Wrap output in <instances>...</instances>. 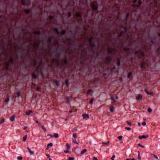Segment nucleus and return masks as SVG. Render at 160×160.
Listing matches in <instances>:
<instances>
[{
    "instance_id": "obj_1",
    "label": "nucleus",
    "mask_w": 160,
    "mask_h": 160,
    "mask_svg": "<svg viewBox=\"0 0 160 160\" xmlns=\"http://www.w3.org/2000/svg\"><path fill=\"white\" fill-rule=\"evenodd\" d=\"M108 52L109 53L111 52L115 53L116 52V49L113 48H109L108 49Z\"/></svg>"
},
{
    "instance_id": "obj_2",
    "label": "nucleus",
    "mask_w": 160,
    "mask_h": 160,
    "mask_svg": "<svg viewBox=\"0 0 160 160\" xmlns=\"http://www.w3.org/2000/svg\"><path fill=\"white\" fill-rule=\"evenodd\" d=\"M91 7L93 10H96L98 8L97 6L94 4H92Z\"/></svg>"
},
{
    "instance_id": "obj_3",
    "label": "nucleus",
    "mask_w": 160,
    "mask_h": 160,
    "mask_svg": "<svg viewBox=\"0 0 160 160\" xmlns=\"http://www.w3.org/2000/svg\"><path fill=\"white\" fill-rule=\"evenodd\" d=\"M148 137V135H143L142 136H139L138 137V138L139 139H142V138H147Z\"/></svg>"
},
{
    "instance_id": "obj_4",
    "label": "nucleus",
    "mask_w": 160,
    "mask_h": 160,
    "mask_svg": "<svg viewBox=\"0 0 160 160\" xmlns=\"http://www.w3.org/2000/svg\"><path fill=\"white\" fill-rule=\"evenodd\" d=\"M142 98V96L141 95H140L139 94H138L137 95L136 98V99L137 100H139L140 99H141Z\"/></svg>"
},
{
    "instance_id": "obj_5",
    "label": "nucleus",
    "mask_w": 160,
    "mask_h": 160,
    "mask_svg": "<svg viewBox=\"0 0 160 160\" xmlns=\"http://www.w3.org/2000/svg\"><path fill=\"white\" fill-rule=\"evenodd\" d=\"M82 116L83 118L84 119L85 118L87 117V118H89V116L88 114H84L82 115Z\"/></svg>"
},
{
    "instance_id": "obj_6",
    "label": "nucleus",
    "mask_w": 160,
    "mask_h": 160,
    "mask_svg": "<svg viewBox=\"0 0 160 160\" xmlns=\"http://www.w3.org/2000/svg\"><path fill=\"white\" fill-rule=\"evenodd\" d=\"M15 115H13L10 118V120L11 121H13L15 120Z\"/></svg>"
},
{
    "instance_id": "obj_7",
    "label": "nucleus",
    "mask_w": 160,
    "mask_h": 160,
    "mask_svg": "<svg viewBox=\"0 0 160 160\" xmlns=\"http://www.w3.org/2000/svg\"><path fill=\"white\" fill-rule=\"evenodd\" d=\"M92 38H93V37H90L89 39V42L90 43V44L91 45L92 47H93L94 46V45L93 44L91 43Z\"/></svg>"
},
{
    "instance_id": "obj_8",
    "label": "nucleus",
    "mask_w": 160,
    "mask_h": 160,
    "mask_svg": "<svg viewBox=\"0 0 160 160\" xmlns=\"http://www.w3.org/2000/svg\"><path fill=\"white\" fill-rule=\"evenodd\" d=\"M106 60L108 62H109L112 60L111 58L110 57H108L106 58Z\"/></svg>"
},
{
    "instance_id": "obj_9",
    "label": "nucleus",
    "mask_w": 160,
    "mask_h": 160,
    "mask_svg": "<svg viewBox=\"0 0 160 160\" xmlns=\"http://www.w3.org/2000/svg\"><path fill=\"white\" fill-rule=\"evenodd\" d=\"M7 97L6 98V99L4 101L5 102H8L9 101V97L8 95H7Z\"/></svg>"
},
{
    "instance_id": "obj_10",
    "label": "nucleus",
    "mask_w": 160,
    "mask_h": 160,
    "mask_svg": "<svg viewBox=\"0 0 160 160\" xmlns=\"http://www.w3.org/2000/svg\"><path fill=\"white\" fill-rule=\"evenodd\" d=\"M32 112L31 110H29L28 112H26V114L27 115H30L31 113H32Z\"/></svg>"
},
{
    "instance_id": "obj_11",
    "label": "nucleus",
    "mask_w": 160,
    "mask_h": 160,
    "mask_svg": "<svg viewBox=\"0 0 160 160\" xmlns=\"http://www.w3.org/2000/svg\"><path fill=\"white\" fill-rule=\"evenodd\" d=\"M87 151V150L86 149H84L81 152V154H83L85 152H86Z\"/></svg>"
},
{
    "instance_id": "obj_12",
    "label": "nucleus",
    "mask_w": 160,
    "mask_h": 160,
    "mask_svg": "<svg viewBox=\"0 0 160 160\" xmlns=\"http://www.w3.org/2000/svg\"><path fill=\"white\" fill-rule=\"evenodd\" d=\"M27 148L28 150L29 153L31 154H34V152L32 151L28 147H27Z\"/></svg>"
},
{
    "instance_id": "obj_13",
    "label": "nucleus",
    "mask_w": 160,
    "mask_h": 160,
    "mask_svg": "<svg viewBox=\"0 0 160 160\" xmlns=\"http://www.w3.org/2000/svg\"><path fill=\"white\" fill-rule=\"evenodd\" d=\"M142 1L141 0H139L138 1V4L136 5L137 7H139L140 5L141 4Z\"/></svg>"
},
{
    "instance_id": "obj_14",
    "label": "nucleus",
    "mask_w": 160,
    "mask_h": 160,
    "mask_svg": "<svg viewBox=\"0 0 160 160\" xmlns=\"http://www.w3.org/2000/svg\"><path fill=\"white\" fill-rule=\"evenodd\" d=\"M13 58L12 57H11L10 58L9 60V62L10 63H12L13 62Z\"/></svg>"
},
{
    "instance_id": "obj_15",
    "label": "nucleus",
    "mask_w": 160,
    "mask_h": 160,
    "mask_svg": "<svg viewBox=\"0 0 160 160\" xmlns=\"http://www.w3.org/2000/svg\"><path fill=\"white\" fill-rule=\"evenodd\" d=\"M5 63L6 65V69L7 70H8V66L9 65V62H5Z\"/></svg>"
},
{
    "instance_id": "obj_16",
    "label": "nucleus",
    "mask_w": 160,
    "mask_h": 160,
    "mask_svg": "<svg viewBox=\"0 0 160 160\" xmlns=\"http://www.w3.org/2000/svg\"><path fill=\"white\" fill-rule=\"evenodd\" d=\"M132 74V73L131 72H129L128 74V78H130Z\"/></svg>"
},
{
    "instance_id": "obj_17",
    "label": "nucleus",
    "mask_w": 160,
    "mask_h": 160,
    "mask_svg": "<svg viewBox=\"0 0 160 160\" xmlns=\"http://www.w3.org/2000/svg\"><path fill=\"white\" fill-rule=\"evenodd\" d=\"M32 75L33 78H37V76L35 73H33Z\"/></svg>"
},
{
    "instance_id": "obj_18",
    "label": "nucleus",
    "mask_w": 160,
    "mask_h": 160,
    "mask_svg": "<svg viewBox=\"0 0 160 160\" xmlns=\"http://www.w3.org/2000/svg\"><path fill=\"white\" fill-rule=\"evenodd\" d=\"M32 45H33V47L34 48H36V47H37L38 46V43H34L32 44Z\"/></svg>"
},
{
    "instance_id": "obj_19",
    "label": "nucleus",
    "mask_w": 160,
    "mask_h": 160,
    "mask_svg": "<svg viewBox=\"0 0 160 160\" xmlns=\"http://www.w3.org/2000/svg\"><path fill=\"white\" fill-rule=\"evenodd\" d=\"M33 33L34 34H37L38 35H39L40 33V32L39 31H36L33 32Z\"/></svg>"
},
{
    "instance_id": "obj_20",
    "label": "nucleus",
    "mask_w": 160,
    "mask_h": 160,
    "mask_svg": "<svg viewBox=\"0 0 160 160\" xmlns=\"http://www.w3.org/2000/svg\"><path fill=\"white\" fill-rule=\"evenodd\" d=\"M30 12V10L28 9H26L25 10V12L27 14L28 13Z\"/></svg>"
},
{
    "instance_id": "obj_21",
    "label": "nucleus",
    "mask_w": 160,
    "mask_h": 160,
    "mask_svg": "<svg viewBox=\"0 0 160 160\" xmlns=\"http://www.w3.org/2000/svg\"><path fill=\"white\" fill-rule=\"evenodd\" d=\"M17 94L18 97H19L20 96L21 92L20 91H18L17 92Z\"/></svg>"
},
{
    "instance_id": "obj_22",
    "label": "nucleus",
    "mask_w": 160,
    "mask_h": 160,
    "mask_svg": "<svg viewBox=\"0 0 160 160\" xmlns=\"http://www.w3.org/2000/svg\"><path fill=\"white\" fill-rule=\"evenodd\" d=\"M27 138V135H25L23 138V141L25 142L26 141Z\"/></svg>"
},
{
    "instance_id": "obj_23",
    "label": "nucleus",
    "mask_w": 160,
    "mask_h": 160,
    "mask_svg": "<svg viewBox=\"0 0 160 160\" xmlns=\"http://www.w3.org/2000/svg\"><path fill=\"white\" fill-rule=\"evenodd\" d=\"M52 62H58V60H57V59H56L55 58H54V59H52Z\"/></svg>"
},
{
    "instance_id": "obj_24",
    "label": "nucleus",
    "mask_w": 160,
    "mask_h": 160,
    "mask_svg": "<svg viewBox=\"0 0 160 160\" xmlns=\"http://www.w3.org/2000/svg\"><path fill=\"white\" fill-rule=\"evenodd\" d=\"M93 101H94V99H93V98H91V99H90V101H89V103H90V104H92V102H93Z\"/></svg>"
},
{
    "instance_id": "obj_25",
    "label": "nucleus",
    "mask_w": 160,
    "mask_h": 160,
    "mask_svg": "<svg viewBox=\"0 0 160 160\" xmlns=\"http://www.w3.org/2000/svg\"><path fill=\"white\" fill-rule=\"evenodd\" d=\"M114 107L113 106L111 107L110 108V111L111 112H112L113 111Z\"/></svg>"
},
{
    "instance_id": "obj_26",
    "label": "nucleus",
    "mask_w": 160,
    "mask_h": 160,
    "mask_svg": "<svg viewBox=\"0 0 160 160\" xmlns=\"http://www.w3.org/2000/svg\"><path fill=\"white\" fill-rule=\"evenodd\" d=\"M66 145L67 147V149L68 150L70 148V146L68 144V143L66 144Z\"/></svg>"
},
{
    "instance_id": "obj_27",
    "label": "nucleus",
    "mask_w": 160,
    "mask_h": 160,
    "mask_svg": "<svg viewBox=\"0 0 160 160\" xmlns=\"http://www.w3.org/2000/svg\"><path fill=\"white\" fill-rule=\"evenodd\" d=\"M54 136L56 138H57L58 137V134L57 133H54Z\"/></svg>"
},
{
    "instance_id": "obj_28",
    "label": "nucleus",
    "mask_w": 160,
    "mask_h": 160,
    "mask_svg": "<svg viewBox=\"0 0 160 160\" xmlns=\"http://www.w3.org/2000/svg\"><path fill=\"white\" fill-rule=\"evenodd\" d=\"M41 128H42V129L43 130H44L45 132L47 131V130H46V129L43 126H41Z\"/></svg>"
},
{
    "instance_id": "obj_29",
    "label": "nucleus",
    "mask_w": 160,
    "mask_h": 160,
    "mask_svg": "<svg viewBox=\"0 0 160 160\" xmlns=\"http://www.w3.org/2000/svg\"><path fill=\"white\" fill-rule=\"evenodd\" d=\"M148 112H152V109L151 108H148Z\"/></svg>"
},
{
    "instance_id": "obj_30",
    "label": "nucleus",
    "mask_w": 160,
    "mask_h": 160,
    "mask_svg": "<svg viewBox=\"0 0 160 160\" xmlns=\"http://www.w3.org/2000/svg\"><path fill=\"white\" fill-rule=\"evenodd\" d=\"M61 34H64L65 33V31L64 30L62 31L61 32Z\"/></svg>"
},
{
    "instance_id": "obj_31",
    "label": "nucleus",
    "mask_w": 160,
    "mask_h": 160,
    "mask_svg": "<svg viewBox=\"0 0 160 160\" xmlns=\"http://www.w3.org/2000/svg\"><path fill=\"white\" fill-rule=\"evenodd\" d=\"M109 143V142L108 141V142H106V143L104 142H102V144H106V145L107 146H108V144Z\"/></svg>"
},
{
    "instance_id": "obj_32",
    "label": "nucleus",
    "mask_w": 160,
    "mask_h": 160,
    "mask_svg": "<svg viewBox=\"0 0 160 160\" xmlns=\"http://www.w3.org/2000/svg\"><path fill=\"white\" fill-rule=\"evenodd\" d=\"M76 15L77 17H81V16L79 12L77 13L76 14Z\"/></svg>"
},
{
    "instance_id": "obj_33",
    "label": "nucleus",
    "mask_w": 160,
    "mask_h": 160,
    "mask_svg": "<svg viewBox=\"0 0 160 160\" xmlns=\"http://www.w3.org/2000/svg\"><path fill=\"white\" fill-rule=\"evenodd\" d=\"M72 142H73L78 145V143L76 141V140L72 139Z\"/></svg>"
},
{
    "instance_id": "obj_34",
    "label": "nucleus",
    "mask_w": 160,
    "mask_h": 160,
    "mask_svg": "<svg viewBox=\"0 0 160 160\" xmlns=\"http://www.w3.org/2000/svg\"><path fill=\"white\" fill-rule=\"evenodd\" d=\"M22 157L19 156L18 157V160H22Z\"/></svg>"
},
{
    "instance_id": "obj_35",
    "label": "nucleus",
    "mask_w": 160,
    "mask_h": 160,
    "mask_svg": "<svg viewBox=\"0 0 160 160\" xmlns=\"http://www.w3.org/2000/svg\"><path fill=\"white\" fill-rule=\"evenodd\" d=\"M117 64L118 66H119L120 65V60H118V61Z\"/></svg>"
},
{
    "instance_id": "obj_36",
    "label": "nucleus",
    "mask_w": 160,
    "mask_h": 160,
    "mask_svg": "<svg viewBox=\"0 0 160 160\" xmlns=\"http://www.w3.org/2000/svg\"><path fill=\"white\" fill-rule=\"evenodd\" d=\"M54 31H55L57 32L58 33H59V32H58V29L57 28H54Z\"/></svg>"
},
{
    "instance_id": "obj_37",
    "label": "nucleus",
    "mask_w": 160,
    "mask_h": 160,
    "mask_svg": "<svg viewBox=\"0 0 160 160\" xmlns=\"http://www.w3.org/2000/svg\"><path fill=\"white\" fill-rule=\"evenodd\" d=\"M21 1L22 4H24L26 3V1L25 0H21Z\"/></svg>"
},
{
    "instance_id": "obj_38",
    "label": "nucleus",
    "mask_w": 160,
    "mask_h": 160,
    "mask_svg": "<svg viewBox=\"0 0 160 160\" xmlns=\"http://www.w3.org/2000/svg\"><path fill=\"white\" fill-rule=\"evenodd\" d=\"M48 147H49V146H52V143H48Z\"/></svg>"
},
{
    "instance_id": "obj_39",
    "label": "nucleus",
    "mask_w": 160,
    "mask_h": 160,
    "mask_svg": "<svg viewBox=\"0 0 160 160\" xmlns=\"http://www.w3.org/2000/svg\"><path fill=\"white\" fill-rule=\"evenodd\" d=\"M145 91L146 92V93L148 95H150L151 94L149 93V92L147 91L146 89H145Z\"/></svg>"
},
{
    "instance_id": "obj_40",
    "label": "nucleus",
    "mask_w": 160,
    "mask_h": 160,
    "mask_svg": "<svg viewBox=\"0 0 160 160\" xmlns=\"http://www.w3.org/2000/svg\"><path fill=\"white\" fill-rule=\"evenodd\" d=\"M74 158L73 157L69 158V159L68 160H74Z\"/></svg>"
},
{
    "instance_id": "obj_41",
    "label": "nucleus",
    "mask_w": 160,
    "mask_h": 160,
    "mask_svg": "<svg viewBox=\"0 0 160 160\" xmlns=\"http://www.w3.org/2000/svg\"><path fill=\"white\" fill-rule=\"evenodd\" d=\"M126 122L128 123V125H131V122H130L129 121H127Z\"/></svg>"
},
{
    "instance_id": "obj_42",
    "label": "nucleus",
    "mask_w": 160,
    "mask_h": 160,
    "mask_svg": "<svg viewBox=\"0 0 160 160\" xmlns=\"http://www.w3.org/2000/svg\"><path fill=\"white\" fill-rule=\"evenodd\" d=\"M125 129L128 131L130 130L131 129V128L129 127H126L125 128Z\"/></svg>"
},
{
    "instance_id": "obj_43",
    "label": "nucleus",
    "mask_w": 160,
    "mask_h": 160,
    "mask_svg": "<svg viewBox=\"0 0 160 160\" xmlns=\"http://www.w3.org/2000/svg\"><path fill=\"white\" fill-rule=\"evenodd\" d=\"M73 136L75 138H77V135L76 133H74L73 134Z\"/></svg>"
},
{
    "instance_id": "obj_44",
    "label": "nucleus",
    "mask_w": 160,
    "mask_h": 160,
    "mask_svg": "<svg viewBox=\"0 0 160 160\" xmlns=\"http://www.w3.org/2000/svg\"><path fill=\"white\" fill-rule=\"evenodd\" d=\"M92 90L91 89H89L88 90V93H89L90 92H92Z\"/></svg>"
},
{
    "instance_id": "obj_45",
    "label": "nucleus",
    "mask_w": 160,
    "mask_h": 160,
    "mask_svg": "<svg viewBox=\"0 0 160 160\" xmlns=\"http://www.w3.org/2000/svg\"><path fill=\"white\" fill-rule=\"evenodd\" d=\"M40 89V88L38 86H37L36 89H37V91L38 92L39 91Z\"/></svg>"
},
{
    "instance_id": "obj_46",
    "label": "nucleus",
    "mask_w": 160,
    "mask_h": 160,
    "mask_svg": "<svg viewBox=\"0 0 160 160\" xmlns=\"http://www.w3.org/2000/svg\"><path fill=\"white\" fill-rule=\"evenodd\" d=\"M93 160H98L96 157H94L92 158Z\"/></svg>"
},
{
    "instance_id": "obj_47",
    "label": "nucleus",
    "mask_w": 160,
    "mask_h": 160,
    "mask_svg": "<svg viewBox=\"0 0 160 160\" xmlns=\"http://www.w3.org/2000/svg\"><path fill=\"white\" fill-rule=\"evenodd\" d=\"M4 122V118H3L2 121L0 122V124H1L2 123H3V122Z\"/></svg>"
},
{
    "instance_id": "obj_48",
    "label": "nucleus",
    "mask_w": 160,
    "mask_h": 160,
    "mask_svg": "<svg viewBox=\"0 0 160 160\" xmlns=\"http://www.w3.org/2000/svg\"><path fill=\"white\" fill-rule=\"evenodd\" d=\"M65 83H66V85L67 86H68V81L67 80H65Z\"/></svg>"
},
{
    "instance_id": "obj_49",
    "label": "nucleus",
    "mask_w": 160,
    "mask_h": 160,
    "mask_svg": "<svg viewBox=\"0 0 160 160\" xmlns=\"http://www.w3.org/2000/svg\"><path fill=\"white\" fill-rule=\"evenodd\" d=\"M122 136H120L118 137V138L120 140H121L122 138Z\"/></svg>"
},
{
    "instance_id": "obj_50",
    "label": "nucleus",
    "mask_w": 160,
    "mask_h": 160,
    "mask_svg": "<svg viewBox=\"0 0 160 160\" xmlns=\"http://www.w3.org/2000/svg\"><path fill=\"white\" fill-rule=\"evenodd\" d=\"M130 50V48H124V51H129Z\"/></svg>"
},
{
    "instance_id": "obj_51",
    "label": "nucleus",
    "mask_w": 160,
    "mask_h": 160,
    "mask_svg": "<svg viewBox=\"0 0 160 160\" xmlns=\"http://www.w3.org/2000/svg\"><path fill=\"white\" fill-rule=\"evenodd\" d=\"M129 13H128L126 15V18H127V19H128V16H129Z\"/></svg>"
},
{
    "instance_id": "obj_52",
    "label": "nucleus",
    "mask_w": 160,
    "mask_h": 160,
    "mask_svg": "<svg viewBox=\"0 0 160 160\" xmlns=\"http://www.w3.org/2000/svg\"><path fill=\"white\" fill-rule=\"evenodd\" d=\"M145 64V62H143L142 64H141V68H143V65L144 64Z\"/></svg>"
},
{
    "instance_id": "obj_53",
    "label": "nucleus",
    "mask_w": 160,
    "mask_h": 160,
    "mask_svg": "<svg viewBox=\"0 0 160 160\" xmlns=\"http://www.w3.org/2000/svg\"><path fill=\"white\" fill-rule=\"evenodd\" d=\"M68 17H70L71 16V14L70 12H69L68 13Z\"/></svg>"
},
{
    "instance_id": "obj_54",
    "label": "nucleus",
    "mask_w": 160,
    "mask_h": 160,
    "mask_svg": "<svg viewBox=\"0 0 160 160\" xmlns=\"http://www.w3.org/2000/svg\"><path fill=\"white\" fill-rule=\"evenodd\" d=\"M138 145L140 146L141 147H142L143 148H144V146H142V145L140 144L139 143L138 144Z\"/></svg>"
},
{
    "instance_id": "obj_55",
    "label": "nucleus",
    "mask_w": 160,
    "mask_h": 160,
    "mask_svg": "<svg viewBox=\"0 0 160 160\" xmlns=\"http://www.w3.org/2000/svg\"><path fill=\"white\" fill-rule=\"evenodd\" d=\"M153 156H154V157L156 158L157 159H158V157H157V156L156 155H155V154H153Z\"/></svg>"
},
{
    "instance_id": "obj_56",
    "label": "nucleus",
    "mask_w": 160,
    "mask_h": 160,
    "mask_svg": "<svg viewBox=\"0 0 160 160\" xmlns=\"http://www.w3.org/2000/svg\"><path fill=\"white\" fill-rule=\"evenodd\" d=\"M115 157V155H113L112 157L111 158V159L112 160H114V158Z\"/></svg>"
},
{
    "instance_id": "obj_57",
    "label": "nucleus",
    "mask_w": 160,
    "mask_h": 160,
    "mask_svg": "<svg viewBox=\"0 0 160 160\" xmlns=\"http://www.w3.org/2000/svg\"><path fill=\"white\" fill-rule=\"evenodd\" d=\"M146 124V123L145 122H143L142 123V125L143 126H145Z\"/></svg>"
},
{
    "instance_id": "obj_58",
    "label": "nucleus",
    "mask_w": 160,
    "mask_h": 160,
    "mask_svg": "<svg viewBox=\"0 0 160 160\" xmlns=\"http://www.w3.org/2000/svg\"><path fill=\"white\" fill-rule=\"evenodd\" d=\"M49 18L50 19H52L53 18V17L52 16H49Z\"/></svg>"
},
{
    "instance_id": "obj_59",
    "label": "nucleus",
    "mask_w": 160,
    "mask_h": 160,
    "mask_svg": "<svg viewBox=\"0 0 160 160\" xmlns=\"http://www.w3.org/2000/svg\"><path fill=\"white\" fill-rule=\"evenodd\" d=\"M34 65L35 66L37 64V62L35 60H34Z\"/></svg>"
},
{
    "instance_id": "obj_60",
    "label": "nucleus",
    "mask_w": 160,
    "mask_h": 160,
    "mask_svg": "<svg viewBox=\"0 0 160 160\" xmlns=\"http://www.w3.org/2000/svg\"><path fill=\"white\" fill-rule=\"evenodd\" d=\"M48 136H50L51 138H52L53 137V136L51 134H48Z\"/></svg>"
},
{
    "instance_id": "obj_61",
    "label": "nucleus",
    "mask_w": 160,
    "mask_h": 160,
    "mask_svg": "<svg viewBox=\"0 0 160 160\" xmlns=\"http://www.w3.org/2000/svg\"><path fill=\"white\" fill-rule=\"evenodd\" d=\"M35 122L37 123H38L39 125H40L41 124L40 122H39L37 120Z\"/></svg>"
},
{
    "instance_id": "obj_62",
    "label": "nucleus",
    "mask_w": 160,
    "mask_h": 160,
    "mask_svg": "<svg viewBox=\"0 0 160 160\" xmlns=\"http://www.w3.org/2000/svg\"><path fill=\"white\" fill-rule=\"evenodd\" d=\"M111 99L112 100H113V101H115V99H114V98L113 97H111Z\"/></svg>"
},
{
    "instance_id": "obj_63",
    "label": "nucleus",
    "mask_w": 160,
    "mask_h": 160,
    "mask_svg": "<svg viewBox=\"0 0 160 160\" xmlns=\"http://www.w3.org/2000/svg\"><path fill=\"white\" fill-rule=\"evenodd\" d=\"M42 60H41L40 62V63H39L40 65H41L42 64Z\"/></svg>"
},
{
    "instance_id": "obj_64",
    "label": "nucleus",
    "mask_w": 160,
    "mask_h": 160,
    "mask_svg": "<svg viewBox=\"0 0 160 160\" xmlns=\"http://www.w3.org/2000/svg\"><path fill=\"white\" fill-rule=\"evenodd\" d=\"M122 31L121 32L119 33V34L118 36H120L122 35Z\"/></svg>"
}]
</instances>
